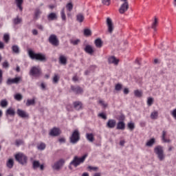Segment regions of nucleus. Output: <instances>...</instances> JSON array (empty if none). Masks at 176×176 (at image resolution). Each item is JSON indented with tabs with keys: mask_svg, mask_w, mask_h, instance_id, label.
Listing matches in <instances>:
<instances>
[{
	"mask_svg": "<svg viewBox=\"0 0 176 176\" xmlns=\"http://www.w3.org/2000/svg\"><path fill=\"white\" fill-rule=\"evenodd\" d=\"M16 113L19 118H22L23 119L25 118H30V115L25 111L22 110L21 109H18L16 111Z\"/></svg>",
	"mask_w": 176,
	"mask_h": 176,
	"instance_id": "nucleus-9",
	"label": "nucleus"
},
{
	"mask_svg": "<svg viewBox=\"0 0 176 176\" xmlns=\"http://www.w3.org/2000/svg\"><path fill=\"white\" fill-rule=\"evenodd\" d=\"M155 153L157 155L159 160L161 162L164 160V151H163V147L162 146H157L154 148Z\"/></svg>",
	"mask_w": 176,
	"mask_h": 176,
	"instance_id": "nucleus-6",
	"label": "nucleus"
},
{
	"mask_svg": "<svg viewBox=\"0 0 176 176\" xmlns=\"http://www.w3.org/2000/svg\"><path fill=\"white\" fill-rule=\"evenodd\" d=\"M3 81V73L2 70L0 69V85H2V82Z\"/></svg>",
	"mask_w": 176,
	"mask_h": 176,
	"instance_id": "nucleus-53",
	"label": "nucleus"
},
{
	"mask_svg": "<svg viewBox=\"0 0 176 176\" xmlns=\"http://www.w3.org/2000/svg\"><path fill=\"white\" fill-rule=\"evenodd\" d=\"M23 1H24L23 0H16V6L17 8H19L21 12L23 11V6H21L23 5Z\"/></svg>",
	"mask_w": 176,
	"mask_h": 176,
	"instance_id": "nucleus-27",
	"label": "nucleus"
},
{
	"mask_svg": "<svg viewBox=\"0 0 176 176\" xmlns=\"http://www.w3.org/2000/svg\"><path fill=\"white\" fill-rule=\"evenodd\" d=\"M12 50L15 54H19V53H20V48H19V46L17 45H13L12 47Z\"/></svg>",
	"mask_w": 176,
	"mask_h": 176,
	"instance_id": "nucleus-31",
	"label": "nucleus"
},
{
	"mask_svg": "<svg viewBox=\"0 0 176 176\" xmlns=\"http://www.w3.org/2000/svg\"><path fill=\"white\" fill-rule=\"evenodd\" d=\"M71 90L76 94H82L83 93V89L79 86H71Z\"/></svg>",
	"mask_w": 176,
	"mask_h": 176,
	"instance_id": "nucleus-13",
	"label": "nucleus"
},
{
	"mask_svg": "<svg viewBox=\"0 0 176 176\" xmlns=\"http://www.w3.org/2000/svg\"><path fill=\"white\" fill-rule=\"evenodd\" d=\"M6 166L8 168H13V166H14V161L13 159H9L6 163Z\"/></svg>",
	"mask_w": 176,
	"mask_h": 176,
	"instance_id": "nucleus-23",
	"label": "nucleus"
},
{
	"mask_svg": "<svg viewBox=\"0 0 176 176\" xmlns=\"http://www.w3.org/2000/svg\"><path fill=\"white\" fill-rule=\"evenodd\" d=\"M134 95L135 96V97H138V98H141V97H142V91L136 89L134 91Z\"/></svg>",
	"mask_w": 176,
	"mask_h": 176,
	"instance_id": "nucleus-33",
	"label": "nucleus"
},
{
	"mask_svg": "<svg viewBox=\"0 0 176 176\" xmlns=\"http://www.w3.org/2000/svg\"><path fill=\"white\" fill-rule=\"evenodd\" d=\"M41 14H42V11H41L39 8H36L34 11V20H38Z\"/></svg>",
	"mask_w": 176,
	"mask_h": 176,
	"instance_id": "nucleus-22",
	"label": "nucleus"
},
{
	"mask_svg": "<svg viewBox=\"0 0 176 176\" xmlns=\"http://www.w3.org/2000/svg\"><path fill=\"white\" fill-rule=\"evenodd\" d=\"M69 140L72 144H76L77 142H78V141L80 140V133H79V130H74Z\"/></svg>",
	"mask_w": 176,
	"mask_h": 176,
	"instance_id": "nucleus-5",
	"label": "nucleus"
},
{
	"mask_svg": "<svg viewBox=\"0 0 176 176\" xmlns=\"http://www.w3.org/2000/svg\"><path fill=\"white\" fill-rule=\"evenodd\" d=\"M171 115L175 119H176V109L173 110Z\"/></svg>",
	"mask_w": 176,
	"mask_h": 176,
	"instance_id": "nucleus-55",
	"label": "nucleus"
},
{
	"mask_svg": "<svg viewBox=\"0 0 176 176\" xmlns=\"http://www.w3.org/2000/svg\"><path fill=\"white\" fill-rule=\"evenodd\" d=\"M21 77H16L14 78H8L7 80L6 84L8 85H13V83H15L16 85H17L21 82Z\"/></svg>",
	"mask_w": 176,
	"mask_h": 176,
	"instance_id": "nucleus-11",
	"label": "nucleus"
},
{
	"mask_svg": "<svg viewBox=\"0 0 176 176\" xmlns=\"http://www.w3.org/2000/svg\"><path fill=\"white\" fill-rule=\"evenodd\" d=\"M28 55L32 60H36L37 61H46V55L42 53L35 54L34 51L30 50L28 51Z\"/></svg>",
	"mask_w": 176,
	"mask_h": 176,
	"instance_id": "nucleus-2",
	"label": "nucleus"
},
{
	"mask_svg": "<svg viewBox=\"0 0 176 176\" xmlns=\"http://www.w3.org/2000/svg\"><path fill=\"white\" fill-rule=\"evenodd\" d=\"M32 34H33V35H38V30H32Z\"/></svg>",
	"mask_w": 176,
	"mask_h": 176,
	"instance_id": "nucleus-60",
	"label": "nucleus"
},
{
	"mask_svg": "<svg viewBox=\"0 0 176 176\" xmlns=\"http://www.w3.org/2000/svg\"><path fill=\"white\" fill-rule=\"evenodd\" d=\"M166 135H167V132L166 131H162V140L164 142H171L169 139H166Z\"/></svg>",
	"mask_w": 176,
	"mask_h": 176,
	"instance_id": "nucleus-26",
	"label": "nucleus"
},
{
	"mask_svg": "<svg viewBox=\"0 0 176 176\" xmlns=\"http://www.w3.org/2000/svg\"><path fill=\"white\" fill-rule=\"evenodd\" d=\"M84 35L85 36H90L91 35V30L89 29H85L84 30Z\"/></svg>",
	"mask_w": 176,
	"mask_h": 176,
	"instance_id": "nucleus-43",
	"label": "nucleus"
},
{
	"mask_svg": "<svg viewBox=\"0 0 176 176\" xmlns=\"http://www.w3.org/2000/svg\"><path fill=\"white\" fill-rule=\"evenodd\" d=\"M88 169L89 170H94V171H96V170H97V167H93V166H88Z\"/></svg>",
	"mask_w": 176,
	"mask_h": 176,
	"instance_id": "nucleus-58",
	"label": "nucleus"
},
{
	"mask_svg": "<svg viewBox=\"0 0 176 176\" xmlns=\"http://www.w3.org/2000/svg\"><path fill=\"white\" fill-rule=\"evenodd\" d=\"M155 144V138H151L146 143V146H153Z\"/></svg>",
	"mask_w": 176,
	"mask_h": 176,
	"instance_id": "nucleus-36",
	"label": "nucleus"
},
{
	"mask_svg": "<svg viewBox=\"0 0 176 176\" xmlns=\"http://www.w3.org/2000/svg\"><path fill=\"white\" fill-rule=\"evenodd\" d=\"M85 52H86V53H88V54H93V53H94L93 47H91V45H89L85 46Z\"/></svg>",
	"mask_w": 176,
	"mask_h": 176,
	"instance_id": "nucleus-20",
	"label": "nucleus"
},
{
	"mask_svg": "<svg viewBox=\"0 0 176 176\" xmlns=\"http://www.w3.org/2000/svg\"><path fill=\"white\" fill-rule=\"evenodd\" d=\"M95 45L96 47H102V41H101L100 38H97L95 40Z\"/></svg>",
	"mask_w": 176,
	"mask_h": 176,
	"instance_id": "nucleus-28",
	"label": "nucleus"
},
{
	"mask_svg": "<svg viewBox=\"0 0 176 176\" xmlns=\"http://www.w3.org/2000/svg\"><path fill=\"white\" fill-rule=\"evenodd\" d=\"M60 134H61V131L60 130V129L56 127H54L52 129H51L50 132V135H51L52 137H57L60 135Z\"/></svg>",
	"mask_w": 176,
	"mask_h": 176,
	"instance_id": "nucleus-12",
	"label": "nucleus"
},
{
	"mask_svg": "<svg viewBox=\"0 0 176 176\" xmlns=\"http://www.w3.org/2000/svg\"><path fill=\"white\" fill-rule=\"evenodd\" d=\"M37 28H38V30H43V26L42 25H37Z\"/></svg>",
	"mask_w": 176,
	"mask_h": 176,
	"instance_id": "nucleus-61",
	"label": "nucleus"
},
{
	"mask_svg": "<svg viewBox=\"0 0 176 176\" xmlns=\"http://www.w3.org/2000/svg\"><path fill=\"white\" fill-rule=\"evenodd\" d=\"M159 117V112L157 111H154L153 112H151L150 118L151 119H153V120L157 119V118Z\"/></svg>",
	"mask_w": 176,
	"mask_h": 176,
	"instance_id": "nucleus-24",
	"label": "nucleus"
},
{
	"mask_svg": "<svg viewBox=\"0 0 176 176\" xmlns=\"http://www.w3.org/2000/svg\"><path fill=\"white\" fill-rule=\"evenodd\" d=\"M30 75L34 78H39L42 75V69H41L39 66H34L30 69Z\"/></svg>",
	"mask_w": 176,
	"mask_h": 176,
	"instance_id": "nucleus-4",
	"label": "nucleus"
},
{
	"mask_svg": "<svg viewBox=\"0 0 176 176\" xmlns=\"http://www.w3.org/2000/svg\"><path fill=\"white\" fill-rule=\"evenodd\" d=\"M49 43L52 45V46H58L60 45V41L57 38L56 34H51L48 38Z\"/></svg>",
	"mask_w": 176,
	"mask_h": 176,
	"instance_id": "nucleus-7",
	"label": "nucleus"
},
{
	"mask_svg": "<svg viewBox=\"0 0 176 176\" xmlns=\"http://www.w3.org/2000/svg\"><path fill=\"white\" fill-rule=\"evenodd\" d=\"M74 109L76 111H80V109H82L83 108V104H82V102L80 101H76L74 102H73Z\"/></svg>",
	"mask_w": 176,
	"mask_h": 176,
	"instance_id": "nucleus-16",
	"label": "nucleus"
},
{
	"mask_svg": "<svg viewBox=\"0 0 176 176\" xmlns=\"http://www.w3.org/2000/svg\"><path fill=\"white\" fill-rule=\"evenodd\" d=\"M82 176H89V173H82Z\"/></svg>",
	"mask_w": 176,
	"mask_h": 176,
	"instance_id": "nucleus-64",
	"label": "nucleus"
},
{
	"mask_svg": "<svg viewBox=\"0 0 176 176\" xmlns=\"http://www.w3.org/2000/svg\"><path fill=\"white\" fill-rule=\"evenodd\" d=\"M47 19L50 21H53V20H57V14L55 12H51L48 16Z\"/></svg>",
	"mask_w": 176,
	"mask_h": 176,
	"instance_id": "nucleus-19",
	"label": "nucleus"
},
{
	"mask_svg": "<svg viewBox=\"0 0 176 176\" xmlns=\"http://www.w3.org/2000/svg\"><path fill=\"white\" fill-rule=\"evenodd\" d=\"M99 104H101L102 107H107V104H105V102H104V100H99Z\"/></svg>",
	"mask_w": 176,
	"mask_h": 176,
	"instance_id": "nucleus-56",
	"label": "nucleus"
},
{
	"mask_svg": "<svg viewBox=\"0 0 176 176\" xmlns=\"http://www.w3.org/2000/svg\"><path fill=\"white\" fill-rule=\"evenodd\" d=\"M106 126L108 129H115V126H116V120L113 119L109 120Z\"/></svg>",
	"mask_w": 176,
	"mask_h": 176,
	"instance_id": "nucleus-15",
	"label": "nucleus"
},
{
	"mask_svg": "<svg viewBox=\"0 0 176 176\" xmlns=\"http://www.w3.org/2000/svg\"><path fill=\"white\" fill-rule=\"evenodd\" d=\"M60 17L63 21L67 20V16H65V8H63L60 12Z\"/></svg>",
	"mask_w": 176,
	"mask_h": 176,
	"instance_id": "nucleus-32",
	"label": "nucleus"
},
{
	"mask_svg": "<svg viewBox=\"0 0 176 176\" xmlns=\"http://www.w3.org/2000/svg\"><path fill=\"white\" fill-rule=\"evenodd\" d=\"M14 98L16 100V101H21L23 100V96L20 94H16L14 96Z\"/></svg>",
	"mask_w": 176,
	"mask_h": 176,
	"instance_id": "nucleus-44",
	"label": "nucleus"
},
{
	"mask_svg": "<svg viewBox=\"0 0 176 176\" xmlns=\"http://www.w3.org/2000/svg\"><path fill=\"white\" fill-rule=\"evenodd\" d=\"M37 148L39 151H43L46 148V144H45V143H41L37 146Z\"/></svg>",
	"mask_w": 176,
	"mask_h": 176,
	"instance_id": "nucleus-39",
	"label": "nucleus"
},
{
	"mask_svg": "<svg viewBox=\"0 0 176 176\" xmlns=\"http://www.w3.org/2000/svg\"><path fill=\"white\" fill-rule=\"evenodd\" d=\"M35 104V98L28 99L26 102V107H30V105Z\"/></svg>",
	"mask_w": 176,
	"mask_h": 176,
	"instance_id": "nucleus-30",
	"label": "nucleus"
},
{
	"mask_svg": "<svg viewBox=\"0 0 176 176\" xmlns=\"http://www.w3.org/2000/svg\"><path fill=\"white\" fill-rule=\"evenodd\" d=\"M64 163H65V160L60 159L52 166V168H54V170H58L63 167Z\"/></svg>",
	"mask_w": 176,
	"mask_h": 176,
	"instance_id": "nucleus-8",
	"label": "nucleus"
},
{
	"mask_svg": "<svg viewBox=\"0 0 176 176\" xmlns=\"http://www.w3.org/2000/svg\"><path fill=\"white\" fill-rule=\"evenodd\" d=\"M58 141H59V142H60V143H65V138H59Z\"/></svg>",
	"mask_w": 176,
	"mask_h": 176,
	"instance_id": "nucleus-57",
	"label": "nucleus"
},
{
	"mask_svg": "<svg viewBox=\"0 0 176 176\" xmlns=\"http://www.w3.org/2000/svg\"><path fill=\"white\" fill-rule=\"evenodd\" d=\"M58 80H60V76L58 74H54L52 80L53 83H58Z\"/></svg>",
	"mask_w": 176,
	"mask_h": 176,
	"instance_id": "nucleus-40",
	"label": "nucleus"
},
{
	"mask_svg": "<svg viewBox=\"0 0 176 176\" xmlns=\"http://www.w3.org/2000/svg\"><path fill=\"white\" fill-rule=\"evenodd\" d=\"M126 129V124L123 121H119L117 123L116 129L117 130H124Z\"/></svg>",
	"mask_w": 176,
	"mask_h": 176,
	"instance_id": "nucleus-18",
	"label": "nucleus"
},
{
	"mask_svg": "<svg viewBox=\"0 0 176 176\" xmlns=\"http://www.w3.org/2000/svg\"><path fill=\"white\" fill-rule=\"evenodd\" d=\"M88 154H85L81 157H78V155H76L74 157L73 160L71 161L69 165V170H72V166L74 167H78V166H80L82 163H85V160H86V158L87 157Z\"/></svg>",
	"mask_w": 176,
	"mask_h": 176,
	"instance_id": "nucleus-1",
	"label": "nucleus"
},
{
	"mask_svg": "<svg viewBox=\"0 0 176 176\" xmlns=\"http://www.w3.org/2000/svg\"><path fill=\"white\" fill-rule=\"evenodd\" d=\"M3 39L5 41V43H8L9 42V40L10 39V37L9 36V34H4Z\"/></svg>",
	"mask_w": 176,
	"mask_h": 176,
	"instance_id": "nucleus-49",
	"label": "nucleus"
},
{
	"mask_svg": "<svg viewBox=\"0 0 176 176\" xmlns=\"http://www.w3.org/2000/svg\"><path fill=\"white\" fill-rule=\"evenodd\" d=\"M72 80H74V82H77L78 76H74L73 78H72Z\"/></svg>",
	"mask_w": 176,
	"mask_h": 176,
	"instance_id": "nucleus-63",
	"label": "nucleus"
},
{
	"mask_svg": "<svg viewBox=\"0 0 176 176\" xmlns=\"http://www.w3.org/2000/svg\"><path fill=\"white\" fill-rule=\"evenodd\" d=\"M126 10H129V3L127 1H124V3L121 5L119 12L120 14H123L126 13Z\"/></svg>",
	"mask_w": 176,
	"mask_h": 176,
	"instance_id": "nucleus-10",
	"label": "nucleus"
},
{
	"mask_svg": "<svg viewBox=\"0 0 176 176\" xmlns=\"http://www.w3.org/2000/svg\"><path fill=\"white\" fill-rule=\"evenodd\" d=\"M41 166V164L39 163V161H34L32 163V167L34 168V170H36V168H39Z\"/></svg>",
	"mask_w": 176,
	"mask_h": 176,
	"instance_id": "nucleus-35",
	"label": "nucleus"
},
{
	"mask_svg": "<svg viewBox=\"0 0 176 176\" xmlns=\"http://www.w3.org/2000/svg\"><path fill=\"white\" fill-rule=\"evenodd\" d=\"M109 64H113L118 65L119 64V59H117L115 56H110L108 58Z\"/></svg>",
	"mask_w": 176,
	"mask_h": 176,
	"instance_id": "nucleus-17",
	"label": "nucleus"
},
{
	"mask_svg": "<svg viewBox=\"0 0 176 176\" xmlns=\"http://www.w3.org/2000/svg\"><path fill=\"white\" fill-rule=\"evenodd\" d=\"M59 61H60V64L65 65L67 64V58L64 56H60L59 57Z\"/></svg>",
	"mask_w": 176,
	"mask_h": 176,
	"instance_id": "nucleus-29",
	"label": "nucleus"
},
{
	"mask_svg": "<svg viewBox=\"0 0 176 176\" xmlns=\"http://www.w3.org/2000/svg\"><path fill=\"white\" fill-rule=\"evenodd\" d=\"M15 160L19 162L20 164H27V162H28V157L23 153H19L14 156Z\"/></svg>",
	"mask_w": 176,
	"mask_h": 176,
	"instance_id": "nucleus-3",
	"label": "nucleus"
},
{
	"mask_svg": "<svg viewBox=\"0 0 176 176\" xmlns=\"http://www.w3.org/2000/svg\"><path fill=\"white\" fill-rule=\"evenodd\" d=\"M3 68H9V63L6 60L3 63Z\"/></svg>",
	"mask_w": 176,
	"mask_h": 176,
	"instance_id": "nucleus-54",
	"label": "nucleus"
},
{
	"mask_svg": "<svg viewBox=\"0 0 176 176\" xmlns=\"http://www.w3.org/2000/svg\"><path fill=\"white\" fill-rule=\"evenodd\" d=\"M5 47V45H3V43L0 41V49H3Z\"/></svg>",
	"mask_w": 176,
	"mask_h": 176,
	"instance_id": "nucleus-62",
	"label": "nucleus"
},
{
	"mask_svg": "<svg viewBox=\"0 0 176 176\" xmlns=\"http://www.w3.org/2000/svg\"><path fill=\"white\" fill-rule=\"evenodd\" d=\"M21 21H23V20L21 19V18H19V16H17L16 18H15L13 20V23L15 25L20 24V23H21Z\"/></svg>",
	"mask_w": 176,
	"mask_h": 176,
	"instance_id": "nucleus-42",
	"label": "nucleus"
},
{
	"mask_svg": "<svg viewBox=\"0 0 176 176\" xmlns=\"http://www.w3.org/2000/svg\"><path fill=\"white\" fill-rule=\"evenodd\" d=\"M70 43L74 46H76V45H79V43H80V40L79 38H77L76 40H71Z\"/></svg>",
	"mask_w": 176,
	"mask_h": 176,
	"instance_id": "nucleus-41",
	"label": "nucleus"
},
{
	"mask_svg": "<svg viewBox=\"0 0 176 176\" xmlns=\"http://www.w3.org/2000/svg\"><path fill=\"white\" fill-rule=\"evenodd\" d=\"M86 138L88 141H89V142H94V135L93 133H87Z\"/></svg>",
	"mask_w": 176,
	"mask_h": 176,
	"instance_id": "nucleus-25",
	"label": "nucleus"
},
{
	"mask_svg": "<svg viewBox=\"0 0 176 176\" xmlns=\"http://www.w3.org/2000/svg\"><path fill=\"white\" fill-rule=\"evenodd\" d=\"M122 85L121 84H117L116 85V87H115V90H116L117 91H120V90H122Z\"/></svg>",
	"mask_w": 176,
	"mask_h": 176,
	"instance_id": "nucleus-51",
	"label": "nucleus"
},
{
	"mask_svg": "<svg viewBox=\"0 0 176 176\" xmlns=\"http://www.w3.org/2000/svg\"><path fill=\"white\" fill-rule=\"evenodd\" d=\"M99 118H102V119H104V120H107V115L104 113H100L98 114Z\"/></svg>",
	"mask_w": 176,
	"mask_h": 176,
	"instance_id": "nucleus-52",
	"label": "nucleus"
},
{
	"mask_svg": "<svg viewBox=\"0 0 176 176\" xmlns=\"http://www.w3.org/2000/svg\"><path fill=\"white\" fill-rule=\"evenodd\" d=\"M6 114L10 115V116H14L16 115V111H14V109L10 107L7 109Z\"/></svg>",
	"mask_w": 176,
	"mask_h": 176,
	"instance_id": "nucleus-21",
	"label": "nucleus"
},
{
	"mask_svg": "<svg viewBox=\"0 0 176 176\" xmlns=\"http://www.w3.org/2000/svg\"><path fill=\"white\" fill-rule=\"evenodd\" d=\"M129 89L124 88V94H129Z\"/></svg>",
	"mask_w": 176,
	"mask_h": 176,
	"instance_id": "nucleus-59",
	"label": "nucleus"
},
{
	"mask_svg": "<svg viewBox=\"0 0 176 176\" xmlns=\"http://www.w3.org/2000/svg\"><path fill=\"white\" fill-rule=\"evenodd\" d=\"M156 25H157V18H155L154 22L152 25V28L154 31H156Z\"/></svg>",
	"mask_w": 176,
	"mask_h": 176,
	"instance_id": "nucleus-46",
	"label": "nucleus"
},
{
	"mask_svg": "<svg viewBox=\"0 0 176 176\" xmlns=\"http://www.w3.org/2000/svg\"><path fill=\"white\" fill-rule=\"evenodd\" d=\"M23 143L24 142H23L22 140H16L15 142V145H16V146H20V145H23Z\"/></svg>",
	"mask_w": 176,
	"mask_h": 176,
	"instance_id": "nucleus-48",
	"label": "nucleus"
},
{
	"mask_svg": "<svg viewBox=\"0 0 176 176\" xmlns=\"http://www.w3.org/2000/svg\"><path fill=\"white\" fill-rule=\"evenodd\" d=\"M0 105L2 107V108L8 107V101L6 100H2L0 102Z\"/></svg>",
	"mask_w": 176,
	"mask_h": 176,
	"instance_id": "nucleus-45",
	"label": "nucleus"
},
{
	"mask_svg": "<svg viewBox=\"0 0 176 176\" xmlns=\"http://www.w3.org/2000/svg\"><path fill=\"white\" fill-rule=\"evenodd\" d=\"M66 9L69 12H72V10L74 9V4H72V3H68L66 5Z\"/></svg>",
	"mask_w": 176,
	"mask_h": 176,
	"instance_id": "nucleus-37",
	"label": "nucleus"
},
{
	"mask_svg": "<svg viewBox=\"0 0 176 176\" xmlns=\"http://www.w3.org/2000/svg\"><path fill=\"white\" fill-rule=\"evenodd\" d=\"M153 104V98H148L147 100V105L148 107H151V105Z\"/></svg>",
	"mask_w": 176,
	"mask_h": 176,
	"instance_id": "nucleus-47",
	"label": "nucleus"
},
{
	"mask_svg": "<svg viewBox=\"0 0 176 176\" xmlns=\"http://www.w3.org/2000/svg\"><path fill=\"white\" fill-rule=\"evenodd\" d=\"M107 24L108 28V32L110 34H112V32H113V23H112V19H111L110 18H107Z\"/></svg>",
	"mask_w": 176,
	"mask_h": 176,
	"instance_id": "nucleus-14",
	"label": "nucleus"
},
{
	"mask_svg": "<svg viewBox=\"0 0 176 176\" xmlns=\"http://www.w3.org/2000/svg\"><path fill=\"white\" fill-rule=\"evenodd\" d=\"M127 127L129 129V130H131V131H133V130L135 129V125H134V122H129Z\"/></svg>",
	"mask_w": 176,
	"mask_h": 176,
	"instance_id": "nucleus-38",
	"label": "nucleus"
},
{
	"mask_svg": "<svg viewBox=\"0 0 176 176\" xmlns=\"http://www.w3.org/2000/svg\"><path fill=\"white\" fill-rule=\"evenodd\" d=\"M77 21L79 23H83V20H85V16L82 14H78L76 16Z\"/></svg>",
	"mask_w": 176,
	"mask_h": 176,
	"instance_id": "nucleus-34",
	"label": "nucleus"
},
{
	"mask_svg": "<svg viewBox=\"0 0 176 176\" xmlns=\"http://www.w3.org/2000/svg\"><path fill=\"white\" fill-rule=\"evenodd\" d=\"M102 3L107 6H109V5H111V0H102Z\"/></svg>",
	"mask_w": 176,
	"mask_h": 176,
	"instance_id": "nucleus-50",
	"label": "nucleus"
}]
</instances>
